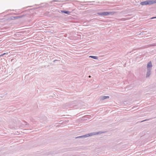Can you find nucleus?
Wrapping results in <instances>:
<instances>
[{
    "mask_svg": "<svg viewBox=\"0 0 156 156\" xmlns=\"http://www.w3.org/2000/svg\"><path fill=\"white\" fill-rule=\"evenodd\" d=\"M156 3V0H149L145 1L140 2V5H151Z\"/></svg>",
    "mask_w": 156,
    "mask_h": 156,
    "instance_id": "obj_1",
    "label": "nucleus"
},
{
    "mask_svg": "<svg viewBox=\"0 0 156 156\" xmlns=\"http://www.w3.org/2000/svg\"><path fill=\"white\" fill-rule=\"evenodd\" d=\"M8 54V52L4 53H3L2 54L0 55V57L2 56H3L4 55H5L6 54Z\"/></svg>",
    "mask_w": 156,
    "mask_h": 156,
    "instance_id": "obj_7",
    "label": "nucleus"
},
{
    "mask_svg": "<svg viewBox=\"0 0 156 156\" xmlns=\"http://www.w3.org/2000/svg\"><path fill=\"white\" fill-rule=\"evenodd\" d=\"M109 97L108 96H103L102 98L103 99H105L107 98H108Z\"/></svg>",
    "mask_w": 156,
    "mask_h": 156,
    "instance_id": "obj_6",
    "label": "nucleus"
},
{
    "mask_svg": "<svg viewBox=\"0 0 156 156\" xmlns=\"http://www.w3.org/2000/svg\"><path fill=\"white\" fill-rule=\"evenodd\" d=\"M152 66V64L151 62H149L147 64V68H149Z\"/></svg>",
    "mask_w": 156,
    "mask_h": 156,
    "instance_id": "obj_4",
    "label": "nucleus"
},
{
    "mask_svg": "<svg viewBox=\"0 0 156 156\" xmlns=\"http://www.w3.org/2000/svg\"><path fill=\"white\" fill-rule=\"evenodd\" d=\"M148 74H149V75H150V73H148Z\"/></svg>",
    "mask_w": 156,
    "mask_h": 156,
    "instance_id": "obj_8",
    "label": "nucleus"
},
{
    "mask_svg": "<svg viewBox=\"0 0 156 156\" xmlns=\"http://www.w3.org/2000/svg\"><path fill=\"white\" fill-rule=\"evenodd\" d=\"M113 12H105L98 13V14L99 15L102 16H107L111 14H112Z\"/></svg>",
    "mask_w": 156,
    "mask_h": 156,
    "instance_id": "obj_2",
    "label": "nucleus"
},
{
    "mask_svg": "<svg viewBox=\"0 0 156 156\" xmlns=\"http://www.w3.org/2000/svg\"><path fill=\"white\" fill-rule=\"evenodd\" d=\"M90 57L92 58H94V59H97V57L95 56H90Z\"/></svg>",
    "mask_w": 156,
    "mask_h": 156,
    "instance_id": "obj_5",
    "label": "nucleus"
},
{
    "mask_svg": "<svg viewBox=\"0 0 156 156\" xmlns=\"http://www.w3.org/2000/svg\"><path fill=\"white\" fill-rule=\"evenodd\" d=\"M89 77H90H90H91V76H89Z\"/></svg>",
    "mask_w": 156,
    "mask_h": 156,
    "instance_id": "obj_9",
    "label": "nucleus"
},
{
    "mask_svg": "<svg viewBox=\"0 0 156 156\" xmlns=\"http://www.w3.org/2000/svg\"><path fill=\"white\" fill-rule=\"evenodd\" d=\"M147 75H149V74L147 73ZM149 75H148V76H149Z\"/></svg>",
    "mask_w": 156,
    "mask_h": 156,
    "instance_id": "obj_10",
    "label": "nucleus"
},
{
    "mask_svg": "<svg viewBox=\"0 0 156 156\" xmlns=\"http://www.w3.org/2000/svg\"><path fill=\"white\" fill-rule=\"evenodd\" d=\"M61 12L62 13H64L68 14H69L70 13V12L68 11H65L62 10V11H61Z\"/></svg>",
    "mask_w": 156,
    "mask_h": 156,
    "instance_id": "obj_3",
    "label": "nucleus"
}]
</instances>
